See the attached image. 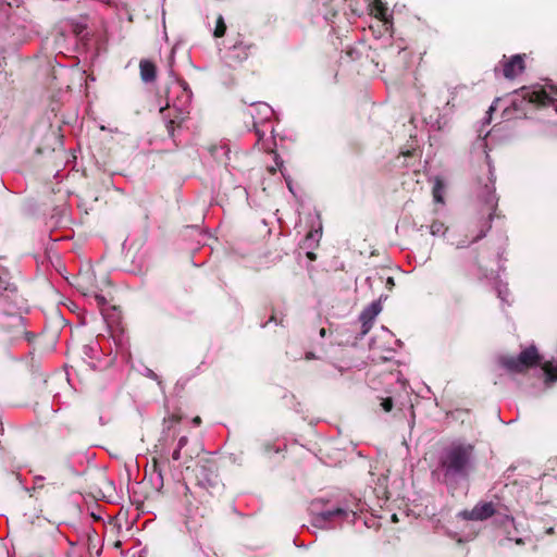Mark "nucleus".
<instances>
[{"mask_svg":"<svg viewBox=\"0 0 557 557\" xmlns=\"http://www.w3.org/2000/svg\"><path fill=\"white\" fill-rule=\"evenodd\" d=\"M182 503L184 506V524L189 534L199 539L206 530H210L213 522V509L208 493L191 492L187 484H183Z\"/></svg>","mask_w":557,"mask_h":557,"instance_id":"1","label":"nucleus"},{"mask_svg":"<svg viewBox=\"0 0 557 557\" xmlns=\"http://www.w3.org/2000/svg\"><path fill=\"white\" fill-rule=\"evenodd\" d=\"M0 302L18 309L26 304L20 292L17 278L5 269L0 272Z\"/></svg>","mask_w":557,"mask_h":557,"instance_id":"2","label":"nucleus"},{"mask_svg":"<svg viewBox=\"0 0 557 557\" xmlns=\"http://www.w3.org/2000/svg\"><path fill=\"white\" fill-rule=\"evenodd\" d=\"M195 476L201 488L216 486L220 483L216 461L206 456L199 458L195 468Z\"/></svg>","mask_w":557,"mask_h":557,"instance_id":"3","label":"nucleus"},{"mask_svg":"<svg viewBox=\"0 0 557 557\" xmlns=\"http://www.w3.org/2000/svg\"><path fill=\"white\" fill-rule=\"evenodd\" d=\"M109 285L110 278L106 272L97 274L95 271L87 270L79 273L77 277V287L84 295L96 294Z\"/></svg>","mask_w":557,"mask_h":557,"instance_id":"4","label":"nucleus"},{"mask_svg":"<svg viewBox=\"0 0 557 557\" xmlns=\"http://www.w3.org/2000/svg\"><path fill=\"white\" fill-rule=\"evenodd\" d=\"M140 77L145 83H152L157 78V66L150 60H141L139 63Z\"/></svg>","mask_w":557,"mask_h":557,"instance_id":"5","label":"nucleus"},{"mask_svg":"<svg viewBox=\"0 0 557 557\" xmlns=\"http://www.w3.org/2000/svg\"><path fill=\"white\" fill-rule=\"evenodd\" d=\"M248 47L242 45V44H235L230 49L228 59L234 62H242L243 60L247 59L248 57Z\"/></svg>","mask_w":557,"mask_h":557,"instance_id":"6","label":"nucleus"},{"mask_svg":"<svg viewBox=\"0 0 557 557\" xmlns=\"http://www.w3.org/2000/svg\"><path fill=\"white\" fill-rule=\"evenodd\" d=\"M257 449H258V454L263 456V457L271 456L272 454L277 451V449L275 447V443L274 442H270V441H261L259 443Z\"/></svg>","mask_w":557,"mask_h":557,"instance_id":"7","label":"nucleus"},{"mask_svg":"<svg viewBox=\"0 0 557 557\" xmlns=\"http://www.w3.org/2000/svg\"><path fill=\"white\" fill-rule=\"evenodd\" d=\"M200 453H203V449L199 444L193 447L191 449L185 447L183 462L186 466V469L190 468L188 463L194 459V454L196 455V457H199Z\"/></svg>","mask_w":557,"mask_h":557,"instance_id":"8","label":"nucleus"},{"mask_svg":"<svg viewBox=\"0 0 557 557\" xmlns=\"http://www.w3.org/2000/svg\"><path fill=\"white\" fill-rule=\"evenodd\" d=\"M187 444H188V438L186 436H182L178 440L177 448L172 454L173 460L178 461L181 459H184V449L187 446Z\"/></svg>","mask_w":557,"mask_h":557,"instance_id":"9","label":"nucleus"},{"mask_svg":"<svg viewBox=\"0 0 557 557\" xmlns=\"http://www.w3.org/2000/svg\"><path fill=\"white\" fill-rule=\"evenodd\" d=\"M227 26L222 15H219L215 22V28L213 30L214 38H222L225 36Z\"/></svg>","mask_w":557,"mask_h":557,"instance_id":"10","label":"nucleus"},{"mask_svg":"<svg viewBox=\"0 0 557 557\" xmlns=\"http://www.w3.org/2000/svg\"><path fill=\"white\" fill-rule=\"evenodd\" d=\"M188 112L184 111L183 109H175V114L172 119L176 120L177 127H181L184 121L187 119Z\"/></svg>","mask_w":557,"mask_h":557,"instance_id":"11","label":"nucleus"},{"mask_svg":"<svg viewBox=\"0 0 557 557\" xmlns=\"http://www.w3.org/2000/svg\"><path fill=\"white\" fill-rule=\"evenodd\" d=\"M165 127H166V131H168V134L170 137H173L174 136V131L175 128L177 127L176 125V120L175 119H172L170 117L166 123H165Z\"/></svg>","mask_w":557,"mask_h":557,"instance_id":"12","label":"nucleus"},{"mask_svg":"<svg viewBox=\"0 0 557 557\" xmlns=\"http://www.w3.org/2000/svg\"><path fill=\"white\" fill-rule=\"evenodd\" d=\"M181 416L176 413L170 414L168 418L164 419V423L169 424V428H171L173 424H176L181 421Z\"/></svg>","mask_w":557,"mask_h":557,"instance_id":"13","label":"nucleus"},{"mask_svg":"<svg viewBox=\"0 0 557 557\" xmlns=\"http://www.w3.org/2000/svg\"><path fill=\"white\" fill-rule=\"evenodd\" d=\"M180 86L182 87V89L186 96V100L189 101L193 92H191V89L189 88L188 84L185 81H181Z\"/></svg>","mask_w":557,"mask_h":557,"instance_id":"14","label":"nucleus"},{"mask_svg":"<svg viewBox=\"0 0 557 557\" xmlns=\"http://www.w3.org/2000/svg\"><path fill=\"white\" fill-rule=\"evenodd\" d=\"M95 297V299L98 301L99 305H106L107 299L103 295L100 294V292H97L96 294H90Z\"/></svg>","mask_w":557,"mask_h":557,"instance_id":"15","label":"nucleus"},{"mask_svg":"<svg viewBox=\"0 0 557 557\" xmlns=\"http://www.w3.org/2000/svg\"><path fill=\"white\" fill-rule=\"evenodd\" d=\"M193 423H194L195 425H199V424L201 423V418H200L199 416L195 417V418L193 419Z\"/></svg>","mask_w":557,"mask_h":557,"instance_id":"16","label":"nucleus"},{"mask_svg":"<svg viewBox=\"0 0 557 557\" xmlns=\"http://www.w3.org/2000/svg\"><path fill=\"white\" fill-rule=\"evenodd\" d=\"M168 109H169V104H166L165 107L161 108V109H160V113H162V114H163V113H164V111H165V110H168Z\"/></svg>","mask_w":557,"mask_h":557,"instance_id":"17","label":"nucleus"},{"mask_svg":"<svg viewBox=\"0 0 557 557\" xmlns=\"http://www.w3.org/2000/svg\"><path fill=\"white\" fill-rule=\"evenodd\" d=\"M273 320H275V314H274V312H273V313L271 314V317H270V321H273Z\"/></svg>","mask_w":557,"mask_h":557,"instance_id":"18","label":"nucleus"},{"mask_svg":"<svg viewBox=\"0 0 557 557\" xmlns=\"http://www.w3.org/2000/svg\"><path fill=\"white\" fill-rule=\"evenodd\" d=\"M278 157L275 154L274 157V161H275V164L278 165V161H277Z\"/></svg>","mask_w":557,"mask_h":557,"instance_id":"19","label":"nucleus"},{"mask_svg":"<svg viewBox=\"0 0 557 557\" xmlns=\"http://www.w3.org/2000/svg\"><path fill=\"white\" fill-rule=\"evenodd\" d=\"M269 170H270V172H271L272 174H274V173H275V169H274V168H270Z\"/></svg>","mask_w":557,"mask_h":557,"instance_id":"20","label":"nucleus"}]
</instances>
